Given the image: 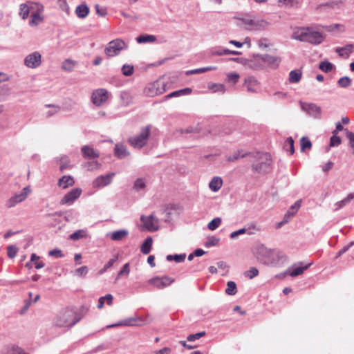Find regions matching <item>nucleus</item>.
I'll list each match as a JSON object with an SVG mask.
<instances>
[{
	"label": "nucleus",
	"mask_w": 354,
	"mask_h": 354,
	"mask_svg": "<svg viewBox=\"0 0 354 354\" xmlns=\"http://www.w3.org/2000/svg\"><path fill=\"white\" fill-rule=\"evenodd\" d=\"M80 188H74L70 192L66 193L60 201L61 205H72L75 200H77L82 194Z\"/></svg>",
	"instance_id": "11"
},
{
	"label": "nucleus",
	"mask_w": 354,
	"mask_h": 354,
	"mask_svg": "<svg viewBox=\"0 0 354 354\" xmlns=\"http://www.w3.org/2000/svg\"><path fill=\"white\" fill-rule=\"evenodd\" d=\"M28 196V194L26 192H20L15 194L13 196L10 198L6 203V206L8 208L15 207L17 204L24 201Z\"/></svg>",
	"instance_id": "17"
},
{
	"label": "nucleus",
	"mask_w": 354,
	"mask_h": 354,
	"mask_svg": "<svg viewBox=\"0 0 354 354\" xmlns=\"http://www.w3.org/2000/svg\"><path fill=\"white\" fill-rule=\"evenodd\" d=\"M151 132V126L147 125L142 127L140 133L135 136L130 137L128 139L129 144L136 149L144 147L149 140Z\"/></svg>",
	"instance_id": "5"
},
{
	"label": "nucleus",
	"mask_w": 354,
	"mask_h": 354,
	"mask_svg": "<svg viewBox=\"0 0 354 354\" xmlns=\"http://www.w3.org/2000/svg\"><path fill=\"white\" fill-rule=\"evenodd\" d=\"M136 40L139 44L150 43L155 41L156 40V37L152 35L144 34L137 37Z\"/></svg>",
	"instance_id": "33"
},
{
	"label": "nucleus",
	"mask_w": 354,
	"mask_h": 354,
	"mask_svg": "<svg viewBox=\"0 0 354 354\" xmlns=\"http://www.w3.org/2000/svg\"><path fill=\"white\" fill-rule=\"evenodd\" d=\"M192 92V88H185L183 89H180L178 91H175L174 92L170 93L169 94L165 96V100H167L173 97H178L182 95H187L191 94Z\"/></svg>",
	"instance_id": "26"
},
{
	"label": "nucleus",
	"mask_w": 354,
	"mask_h": 354,
	"mask_svg": "<svg viewBox=\"0 0 354 354\" xmlns=\"http://www.w3.org/2000/svg\"><path fill=\"white\" fill-rule=\"evenodd\" d=\"M223 184V180L220 177H214L209 183L210 189L213 192H217L220 189Z\"/></svg>",
	"instance_id": "30"
},
{
	"label": "nucleus",
	"mask_w": 354,
	"mask_h": 354,
	"mask_svg": "<svg viewBox=\"0 0 354 354\" xmlns=\"http://www.w3.org/2000/svg\"><path fill=\"white\" fill-rule=\"evenodd\" d=\"M60 161H61V165L59 167V170L61 171H64L65 169H66L69 167L70 160L66 156H64L61 158Z\"/></svg>",
	"instance_id": "54"
},
{
	"label": "nucleus",
	"mask_w": 354,
	"mask_h": 354,
	"mask_svg": "<svg viewBox=\"0 0 354 354\" xmlns=\"http://www.w3.org/2000/svg\"><path fill=\"white\" fill-rule=\"evenodd\" d=\"M186 258L185 254H168L166 257V259L168 261H175L176 263H181L185 261Z\"/></svg>",
	"instance_id": "40"
},
{
	"label": "nucleus",
	"mask_w": 354,
	"mask_h": 354,
	"mask_svg": "<svg viewBox=\"0 0 354 354\" xmlns=\"http://www.w3.org/2000/svg\"><path fill=\"white\" fill-rule=\"evenodd\" d=\"M309 30V27L299 28L293 32L292 38L296 40L306 42V41L307 40L306 38L308 37Z\"/></svg>",
	"instance_id": "21"
},
{
	"label": "nucleus",
	"mask_w": 354,
	"mask_h": 354,
	"mask_svg": "<svg viewBox=\"0 0 354 354\" xmlns=\"http://www.w3.org/2000/svg\"><path fill=\"white\" fill-rule=\"evenodd\" d=\"M301 151H304L305 149H310L312 147V143L307 137H302L300 140Z\"/></svg>",
	"instance_id": "49"
},
{
	"label": "nucleus",
	"mask_w": 354,
	"mask_h": 354,
	"mask_svg": "<svg viewBox=\"0 0 354 354\" xmlns=\"http://www.w3.org/2000/svg\"><path fill=\"white\" fill-rule=\"evenodd\" d=\"M128 234V231L126 230H120L113 232L111 235V238L113 241H120L123 238H124Z\"/></svg>",
	"instance_id": "36"
},
{
	"label": "nucleus",
	"mask_w": 354,
	"mask_h": 354,
	"mask_svg": "<svg viewBox=\"0 0 354 354\" xmlns=\"http://www.w3.org/2000/svg\"><path fill=\"white\" fill-rule=\"evenodd\" d=\"M115 173H109L97 177L93 182V187L95 188L102 187L111 183Z\"/></svg>",
	"instance_id": "14"
},
{
	"label": "nucleus",
	"mask_w": 354,
	"mask_h": 354,
	"mask_svg": "<svg viewBox=\"0 0 354 354\" xmlns=\"http://www.w3.org/2000/svg\"><path fill=\"white\" fill-rule=\"evenodd\" d=\"M24 350L16 345H11L5 347L1 352V354H22Z\"/></svg>",
	"instance_id": "28"
},
{
	"label": "nucleus",
	"mask_w": 354,
	"mask_h": 354,
	"mask_svg": "<svg viewBox=\"0 0 354 354\" xmlns=\"http://www.w3.org/2000/svg\"><path fill=\"white\" fill-rule=\"evenodd\" d=\"M346 136L349 140V145L351 148L353 149V153L354 154V132L347 131Z\"/></svg>",
	"instance_id": "63"
},
{
	"label": "nucleus",
	"mask_w": 354,
	"mask_h": 354,
	"mask_svg": "<svg viewBox=\"0 0 354 354\" xmlns=\"http://www.w3.org/2000/svg\"><path fill=\"white\" fill-rule=\"evenodd\" d=\"M259 274V270L255 267H251L248 271L245 272V275L249 279H253Z\"/></svg>",
	"instance_id": "57"
},
{
	"label": "nucleus",
	"mask_w": 354,
	"mask_h": 354,
	"mask_svg": "<svg viewBox=\"0 0 354 354\" xmlns=\"http://www.w3.org/2000/svg\"><path fill=\"white\" fill-rule=\"evenodd\" d=\"M221 218L219 217L214 218L212 219L207 225L209 230H215L216 228L219 227L221 223Z\"/></svg>",
	"instance_id": "51"
},
{
	"label": "nucleus",
	"mask_w": 354,
	"mask_h": 354,
	"mask_svg": "<svg viewBox=\"0 0 354 354\" xmlns=\"http://www.w3.org/2000/svg\"><path fill=\"white\" fill-rule=\"evenodd\" d=\"M300 106L302 111H305L308 115L319 119L322 115V109L314 103L300 102Z\"/></svg>",
	"instance_id": "7"
},
{
	"label": "nucleus",
	"mask_w": 354,
	"mask_h": 354,
	"mask_svg": "<svg viewBox=\"0 0 354 354\" xmlns=\"http://www.w3.org/2000/svg\"><path fill=\"white\" fill-rule=\"evenodd\" d=\"M216 67L212 66H208V67H203V68H199L194 70H190L186 71L185 74L187 75H194V74H198V73H203L209 71L214 70Z\"/></svg>",
	"instance_id": "43"
},
{
	"label": "nucleus",
	"mask_w": 354,
	"mask_h": 354,
	"mask_svg": "<svg viewBox=\"0 0 354 354\" xmlns=\"http://www.w3.org/2000/svg\"><path fill=\"white\" fill-rule=\"evenodd\" d=\"M272 252H273V250L266 248L263 245H261L259 247H258V248H257V254L259 256H262L263 257H265V258L268 259V261H267V260L261 259L259 257H258L259 261L263 263L264 264H268L269 261H270V259L271 258V256L272 254Z\"/></svg>",
	"instance_id": "23"
},
{
	"label": "nucleus",
	"mask_w": 354,
	"mask_h": 354,
	"mask_svg": "<svg viewBox=\"0 0 354 354\" xmlns=\"http://www.w3.org/2000/svg\"><path fill=\"white\" fill-rule=\"evenodd\" d=\"M88 272V268L87 266H82L75 270V273L77 275L80 277H82L86 275Z\"/></svg>",
	"instance_id": "64"
},
{
	"label": "nucleus",
	"mask_w": 354,
	"mask_h": 354,
	"mask_svg": "<svg viewBox=\"0 0 354 354\" xmlns=\"http://www.w3.org/2000/svg\"><path fill=\"white\" fill-rule=\"evenodd\" d=\"M130 272V268H129V263H125L123 267L122 268V269L119 271L118 274V277H117V279H118L119 277H120L121 276L124 275V274H126V275H128L129 273Z\"/></svg>",
	"instance_id": "61"
},
{
	"label": "nucleus",
	"mask_w": 354,
	"mask_h": 354,
	"mask_svg": "<svg viewBox=\"0 0 354 354\" xmlns=\"http://www.w3.org/2000/svg\"><path fill=\"white\" fill-rule=\"evenodd\" d=\"M107 91L106 89L100 88L92 94V102L97 106H100L107 100Z\"/></svg>",
	"instance_id": "15"
},
{
	"label": "nucleus",
	"mask_w": 354,
	"mask_h": 354,
	"mask_svg": "<svg viewBox=\"0 0 354 354\" xmlns=\"http://www.w3.org/2000/svg\"><path fill=\"white\" fill-rule=\"evenodd\" d=\"M334 67V65L330 62L326 60L320 62L319 68L325 73L330 72Z\"/></svg>",
	"instance_id": "44"
},
{
	"label": "nucleus",
	"mask_w": 354,
	"mask_h": 354,
	"mask_svg": "<svg viewBox=\"0 0 354 354\" xmlns=\"http://www.w3.org/2000/svg\"><path fill=\"white\" fill-rule=\"evenodd\" d=\"M259 82L252 76L245 78L244 86L246 87L247 91L250 93H256L258 91Z\"/></svg>",
	"instance_id": "20"
},
{
	"label": "nucleus",
	"mask_w": 354,
	"mask_h": 354,
	"mask_svg": "<svg viewBox=\"0 0 354 354\" xmlns=\"http://www.w3.org/2000/svg\"><path fill=\"white\" fill-rule=\"evenodd\" d=\"M240 76L237 73H230L227 75V81L236 84Z\"/></svg>",
	"instance_id": "60"
},
{
	"label": "nucleus",
	"mask_w": 354,
	"mask_h": 354,
	"mask_svg": "<svg viewBox=\"0 0 354 354\" xmlns=\"http://www.w3.org/2000/svg\"><path fill=\"white\" fill-rule=\"evenodd\" d=\"M254 60L250 61V66L255 70L263 68L264 67V65L260 62H263L272 68H277L281 61L279 57L272 56L268 54L254 55Z\"/></svg>",
	"instance_id": "3"
},
{
	"label": "nucleus",
	"mask_w": 354,
	"mask_h": 354,
	"mask_svg": "<svg viewBox=\"0 0 354 354\" xmlns=\"http://www.w3.org/2000/svg\"><path fill=\"white\" fill-rule=\"evenodd\" d=\"M354 45L352 44H346L343 47H337L335 49V52L338 54L339 56L348 58L349 55L353 52Z\"/></svg>",
	"instance_id": "24"
},
{
	"label": "nucleus",
	"mask_w": 354,
	"mask_h": 354,
	"mask_svg": "<svg viewBox=\"0 0 354 354\" xmlns=\"http://www.w3.org/2000/svg\"><path fill=\"white\" fill-rule=\"evenodd\" d=\"M128 48L127 44L122 39H115L109 41L104 48V53L108 58L118 55L123 50Z\"/></svg>",
	"instance_id": "6"
},
{
	"label": "nucleus",
	"mask_w": 354,
	"mask_h": 354,
	"mask_svg": "<svg viewBox=\"0 0 354 354\" xmlns=\"http://www.w3.org/2000/svg\"><path fill=\"white\" fill-rule=\"evenodd\" d=\"M208 88L212 90L214 93H224L225 92V86L223 84L209 83Z\"/></svg>",
	"instance_id": "37"
},
{
	"label": "nucleus",
	"mask_w": 354,
	"mask_h": 354,
	"mask_svg": "<svg viewBox=\"0 0 354 354\" xmlns=\"http://www.w3.org/2000/svg\"><path fill=\"white\" fill-rule=\"evenodd\" d=\"M250 155H251V153H243L242 150L237 151L232 156H228L227 160L228 162H234L240 158H248L250 159Z\"/></svg>",
	"instance_id": "35"
},
{
	"label": "nucleus",
	"mask_w": 354,
	"mask_h": 354,
	"mask_svg": "<svg viewBox=\"0 0 354 354\" xmlns=\"http://www.w3.org/2000/svg\"><path fill=\"white\" fill-rule=\"evenodd\" d=\"M174 279L169 276L154 277L148 281V283L158 289H163L174 282Z\"/></svg>",
	"instance_id": "8"
},
{
	"label": "nucleus",
	"mask_w": 354,
	"mask_h": 354,
	"mask_svg": "<svg viewBox=\"0 0 354 354\" xmlns=\"http://www.w3.org/2000/svg\"><path fill=\"white\" fill-rule=\"evenodd\" d=\"M284 148L290 151V155H292L295 152V147H294V140L292 139V137H288L286 142H285V145H284Z\"/></svg>",
	"instance_id": "46"
},
{
	"label": "nucleus",
	"mask_w": 354,
	"mask_h": 354,
	"mask_svg": "<svg viewBox=\"0 0 354 354\" xmlns=\"http://www.w3.org/2000/svg\"><path fill=\"white\" fill-rule=\"evenodd\" d=\"M140 220L143 223L144 227L149 232H155L158 230V226L157 225V223L158 220L153 216V214H151L149 216L142 215Z\"/></svg>",
	"instance_id": "13"
},
{
	"label": "nucleus",
	"mask_w": 354,
	"mask_h": 354,
	"mask_svg": "<svg viewBox=\"0 0 354 354\" xmlns=\"http://www.w3.org/2000/svg\"><path fill=\"white\" fill-rule=\"evenodd\" d=\"M30 13V8L26 3H21L20 5V10L19 15L23 19H26Z\"/></svg>",
	"instance_id": "45"
},
{
	"label": "nucleus",
	"mask_w": 354,
	"mask_h": 354,
	"mask_svg": "<svg viewBox=\"0 0 354 354\" xmlns=\"http://www.w3.org/2000/svg\"><path fill=\"white\" fill-rule=\"evenodd\" d=\"M83 315L75 308H66L61 310L53 319V326L59 328H71L79 322Z\"/></svg>",
	"instance_id": "1"
},
{
	"label": "nucleus",
	"mask_w": 354,
	"mask_h": 354,
	"mask_svg": "<svg viewBox=\"0 0 354 354\" xmlns=\"http://www.w3.org/2000/svg\"><path fill=\"white\" fill-rule=\"evenodd\" d=\"M354 198V193L349 194L346 198L341 200L340 201L337 202L335 204V206L336 207L335 210L337 211L342 207L346 205L348 203H349Z\"/></svg>",
	"instance_id": "32"
},
{
	"label": "nucleus",
	"mask_w": 354,
	"mask_h": 354,
	"mask_svg": "<svg viewBox=\"0 0 354 354\" xmlns=\"http://www.w3.org/2000/svg\"><path fill=\"white\" fill-rule=\"evenodd\" d=\"M41 56L39 52H34L27 55L24 59V64L31 68L38 67L41 63Z\"/></svg>",
	"instance_id": "12"
},
{
	"label": "nucleus",
	"mask_w": 354,
	"mask_h": 354,
	"mask_svg": "<svg viewBox=\"0 0 354 354\" xmlns=\"http://www.w3.org/2000/svg\"><path fill=\"white\" fill-rule=\"evenodd\" d=\"M153 239L151 236H148L145 239L144 242L140 246V250L144 254H147L151 252Z\"/></svg>",
	"instance_id": "29"
},
{
	"label": "nucleus",
	"mask_w": 354,
	"mask_h": 354,
	"mask_svg": "<svg viewBox=\"0 0 354 354\" xmlns=\"http://www.w3.org/2000/svg\"><path fill=\"white\" fill-rule=\"evenodd\" d=\"M302 73L300 70H293L289 73V82L290 83H298L301 79Z\"/></svg>",
	"instance_id": "34"
},
{
	"label": "nucleus",
	"mask_w": 354,
	"mask_h": 354,
	"mask_svg": "<svg viewBox=\"0 0 354 354\" xmlns=\"http://www.w3.org/2000/svg\"><path fill=\"white\" fill-rule=\"evenodd\" d=\"M219 241H220V239L218 238H216L215 236H209L208 238V240L205 242V246L206 248L216 246L218 245Z\"/></svg>",
	"instance_id": "55"
},
{
	"label": "nucleus",
	"mask_w": 354,
	"mask_h": 354,
	"mask_svg": "<svg viewBox=\"0 0 354 354\" xmlns=\"http://www.w3.org/2000/svg\"><path fill=\"white\" fill-rule=\"evenodd\" d=\"M337 84L342 88H347L351 84V79L348 76H344L339 79Z\"/></svg>",
	"instance_id": "47"
},
{
	"label": "nucleus",
	"mask_w": 354,
	"mask_h": 354,
	"mask_svg": "<svg viewBox=\"0 0 354 354\" xmlns=\"http://www.w3.org/2000/svg\"><path fill=\"white\" fill-rule=\"evenodd\" d=\"M306 39L307 40L306 42H308L314 45H318L322 42L324 37L321 32L318 31H314L312 30V28H310Z\"/></svg>",
	"instance_id": "18"
},
{
	"label": "nucleus",
	"mask_w": 354,
	"mask_h": 354,
	"mask_svg": "<svg viewBox=\"0 0 354 354\" xmlns=\"http://www.w3.org/2000/svg\"><path fill=\"white\" fill-rule=\"evenodd\" d=\"M205 335V331H202V332H199V333H195V334H191L189 335L187 337V339L188 342H194L196 339H200L201 337H203Z\"/></svg>",
	"instance_id": "58"
},
{
	"label": "nucleus",
	"mask_w": 354,
	"mask_h": 354,
	"mask_svg": "<svg viewBox=\"0 0 354 354\" xmlns=\"http://www.w3.org/2000/svg\"><path fill=\"white\" fill-rule=\"evenodd\" d=\"M42 21L43 18L40 16L38 12H33L32 13L30 19L29 20V25L30 26H36Z\"/></svg>",
	"instance_id": "41"
},
{
	"label": "nucleus",
	"mask_w": 354,
	"mask_h": 354,
	"mask_svg": "<svg viewBox=\"0 0 354 354\" xmlns=\"http://www.w3.org/2000/svg\"><path fill=\"white\" fill-rule=\"evenodd\" d=\"M77 62L71 59H67L63 62L62 68L63 70L71 72L73 70L74 67L76 66Z\"/></svg>",
	"instance_id": "38"
},
{
	"label": "nucleus",
	"mask_w": 354,
	"mask_h": 354,
	"mask_svg": "<svg viewBox=\"0 0 354 354\" xmlns=\"http://www.w3.org/2000/svg\"><path fill=\"white\" fill-rule=\"evenodd\" d=\"M146 187V183L145 181L144 178H137L133 186V189H134L136 192H139Z\"/></svg>",
	"instance_id": "39"
},
{
	"label": "nucleus",
	"mask_w": 354,
	"mask_h": 354,
	"mask_svg": "<svg viewBox=\"0 0 354 354\" xmlns=\"http://www.w3.org/2000/svg\"><path fill=\"white\" fill-rule=\"evenodd\" d=\"M278 3L279 6H289V7H293L295 4L296 3L295 0H279Z\"/></svg>",
	"instance_id": "62"
},
{
	"label": "nucleus",
	"mask_w": 354,
	"mask_h": 354,
	"mask_svg": "<svg viewBox=\"0 0 354 354\" xmlns=\"http://www.w3.org/2000/svg\"><path fill=\"white\" fill-rule=\"evenodd\" d=\"M143 324V319L140 317H131L121 320L115 324H110L106 326V328H111L118 326H137Z\"/></svg>",
	"instance_id": "10"
},
{
	"label": "nucleus",
	"mask_w": 354,
	"mask_h": 354,
	"mask_svg": "<svg viewBox=\"0 0 354 354\" xmlns=\"http://www.w3.org/2000/svg\"><path fill=\"white\" fill-rule=\"evenodd\" d=\"M89 12V8L86 4H81L75 9V13L79 18H85Z\"/></svg>",
	"instance_id": "31"
},
{
	"label": "nucleus",
	"mask_w": 354,
	"mask_h": 354,
	"mask_svg": "<svg viewBox=\"0 0 354 354\" xmlns=\"http://www.w3.org/2000/svg\"><path fill=\"white\" fill-rule=\"evenodd\" d=\"M287 261L288 257L283 252L278 251L276 253H274L273 251L268 263L274 266H281Z\"/></svg>",
	"instance_id": "16"
},
{
	"label": "nucleus",
	"mask_w": 354,
	"mask_h": 354,
	"mask_svg": "<svg viewBox=\"0 0 354 354\" xmlns=\"http://www.w3.org/2000/svg\"><path fill=\"white\" fill-rule=\"evenodd\" d=\"M312 265V263H309L306 266H297L295 268H289L288 270V272H289V274L292 277H295L298 275L301 274L304 271L307 270L310 266Z\"/></svg>",
	"instance_id": "27"
},
{
	"label": "nucleus",
	"mask_w": 354,
	"mask_h": 354,
	"mask_svg": "<svg viewBox=\"0 0 354 354\" xmlns=\"http://www.w3.org/2000/svg\"><path fill=\"white\" fill-rule=\"evenodd\" d=\"M48 107H50L51 109L46 112V117L50 118L59 111L60 107L59 106H55L52 104L46 105Z\"/></svg>",
	"instance_id": "59"
},
{
	"label": "nucleus",
	"mask_w": 354,
	"mask_h": 354,
	"mask_svg": "<svg viewBox=\"0 0 354 354\" xmlns=\"http://www.w3.org/2000/svg\"><path fill=\"white\" fill-rule=\"evenodd\" d=\"M113 153L118 159H123L130 154L127 147L122 143H118L115 145Z\"/></svg>",
	"instance_id": "22"
},
{
	"label": "nucleus",
	"mask_w": 354,
	"mask_h": 354,
	"mask_svg": "<svg viewBox=\"0 0 354 354\" xmlns=\"http://www.w3.org/2000/svg\"><path fill=\"white\" fill-rule=\"evenodd\" d=\"M75 184V180L71 176L65 175L59 179L57 185L62 189H67Z\"/></svg>",
	"instance_id": "25"
},
{
	"label": "nucleus",
	"mask_w": 354,
	"mask_h": 354,
	"mask_svg": "<svg viewBox=\"0 0 354 354\" xmlns=\"http://www.w3.org/2000/svg\"><path fill=\"white\" fill-rule=\"evenodd\" d=\"M249 160L252 162V170L259 174H265L270 170L271 158L268 153H251Z\"/></svg>",
	"instance_id": "2"
},
{
	"label": "nucleus",
	"mask_w": 354,
	"mask_h": 354,
	"mask_svg": "<svg viewBox=\"0 0 354 354\" xmlns=\"http://www.w3.org/2000/svg\"><path fill=\"white\" fill-rule=\"evenodd\" d=\"M167 90V84L162 80H158L150 84L145 89L147 95L150 96H154L160 95Z\"/></svg>",
	"instance_id": "9"
},
{
	"label": "nucleus",
	"mask_w": 354,
	"mask_h": 354,
	"mask_svg": "<svg viewBox=\"0 0 354 354\" xmlns=\"http://www.w3.org/2000/svg\"><path fill=\"white\" fill-rule=\"evenodd\" d=\"M82 156L85 159L92 160L97 158L100 156L99 151L95 150L89 145H84L81 149Z\"/></svg>",
	"instance_id": "19"
},
{
	"label": "nucleus",
	"mask_w": 354,
	"mask_h": 354,
	"mask_svg": "<svg viewBox=\"0 0 354 354\" xmlns=\"http://www.w3.org/2000/svg\"><path fill=\"white\" fill-rule=\"evenodd\" d=\"M342 142V139L339 136L333 135L330 138V147H338Z\"/></svg>",
	"instance_id": "56"
},
{
	"label": "nucleus",
	"mask_w": 354,
	"mask_h": 354,
	"mask_svg": "<svg viewBox=\"0 0 354 354\" xmlns=\"http://www.w3.org/2000/svg\"><path fill=\"white\" fill-rule=\"evenodd\" d=\"M86 231H84V230H78L74 232L73 233H72L69 236V238L72 240H78L80 239L86 237Z\"/></svg>",
	"instance_id": "50"
},
{
	"label": "nucleus",
	"mask_w": 354,
	"mask_h": 354,
	"mask_svg": "<svg viewBox=\"0 0 354 354\" xmlns=\"http://www.w3.org/2000/svg\"><path fill=\"white\" fill-rule=\"evenodd\" d=\"M237 292L236 284L232 281H230L227 283L225 293L228 295H234Z\"/></svg>",
	"instance_id": "42"
},
{
	"label": "nucleus",
	"mask_w": 354,
	"mask_h": 354,
	"mask_svg": "<svg viewBox=\"0 0 354 354\" xmlns=\"http://www.w3.org/2000/svg\"><path fill=\"white\" fill-rule=\"evenodd\" d=\"M39 257L32 253L30 257V261L35 263L36 269H40L44 267L45 264L42 261H39Z\"/></svg>",
	"instance_id": "48"
},
{
	"label": "nucleus",
	"mask_w": 354,
	"mask_h": 354,
	"mask_svg": "<svg viewBox=\"0 0 354 354\" xmlns=\"http://www.w3.org/2000/svg\"><path fill=\"white\" fill-rule=\"evenodd\" d=\"M17 252L18 248L15 245H10L7 247V254L8 257L10 259L15 257Z\"/></svg>",
	"instance_id": "53"
},
{
	"label": "nucleus",
	"mask_w": 354,
	"mask_h": 354,
	"mask_svg": "<svg viewBox=\"0 0 354 354\" xmlns=\"http://www.w3.org/2000/svg\"><path fill=\"white\" fill-rule=\"evenodd\" d=\"M122 73L124 76H131L134 71L133 66L129 64H124L122 67Z\"/></svg>",
	"instance_id": "52"
},
{
	"label": "nucleus",
	"mask_w": 354,
	"mask_h": 354,
	"mask_svg": "<svg viewBox=\"0 0 354 354\" xmlns=\"http://www.w3.org/2000/svg\"><path fill=\"white\" fill-rule=\"evenodd\" d=\"M234 19H236V26L243 27L249 30H259L266 28L268 25L267 21L263 19H254L248 15H245L241 17H234Z\"/></svg>",
	"instance_id": "4"
}]
</instances>
